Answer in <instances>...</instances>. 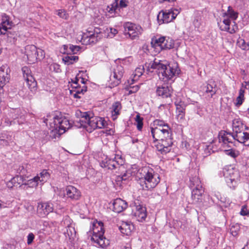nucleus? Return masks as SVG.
Wrapping results in <instances>:
<instances>
[{
    "label": "nucleus",
    "instance_id": "nucleus-17",
    "mask_svg": "<svg viewBox=\"0 0 249 249\" xmlns=\"http://www.w3.org/2000/svg\"><path fill=\"white\" fill-rule=\"evenodd\" d=\"M25 54L29 63H34L37 60V49L33 45H27L25 47Z\"/></svg>",
    "mask_w": 249,
    "mask_h": 249
},
{
    "label": "nucleus",
    "instance_id": "nucleus-30",
    "mask_svg": "<svg viewBox=\"0 0 249 249\" xmlns=\"http://www.w3.org/2000/svg\"><path fill=\"white\" fill-rule=\"evenodd\" d=\"M156 93L159 96H161L163 98H167L170 97L171 93L167 86L158 87L156 90Z\"/></svg>",
    "mask_w": 249,
    "mask_h": 249
},
{
    "label": "nucleus",
    "instance_id": "nucleus-38",
    "mask_svg": "<svg viewBox=\"0 0 249 249\" xmlns=\"http://www.w3.org/2000/svg\"><path fill=\"white\" fill-rule=\"evenodd\" d=\"M118 8V1L117 0H115V1L112 4L107 6L106 8V11L110 14H112L116 12V10Z\"/></svg>",
    "mask_w": 249,
    "mask_h": 249
},
{
    "label": "nucleus",
    "instance_id": "nucleus-60",
    "mask_svg": "<svg viewBox=\"0 0 249 249\" xmlns=\"http://www.w3.org/2000/svg\"><path fill=\"white\" fill-rule=\"evenodd\" d=\"M127 6V4L125 0H120L118 2V8H124Z\"/></svg>",
    "mask_w": 249,
    "mask_h": 249
},
{
    "label": "nucleus",
    "instance_id": "nucleus-49",
    "mask_svg": "<svg viewBox=\"0 0 249 249\" xmlns=\"http://www.w3.org/2000/svg\"><path fill=\"white\" fill-rule=\"evenodd\" d=\"M240 213L242 215H249V206L245 205L242 206Z\"/></svg>",
    "mask_w": 249,
    "mask_h": 249
},
{
    "label": "nucleus",
    "instance_id": "nucleus-32",
    "mask_svg": "<svg viewBox=\"0 0 249 249\" xmlns=\"http://www.w3.org/2000/svg\"><path fill=\"white\" fill-rule=\"evenodd\" d=\"M190 186L191 189L203 188L200 179L197 177H193L190 179Z\"/></svg>",
    "mask_w": 249,
    "mask_h": 249
},
{
    "label": "nucleus",
    "instance_id": "nucleus-6",
    "mask_svg": "<svg viewBox=\"0 0 249 249\" xmlns=\"http://www.w3.org/2000/svg\"><path fill=\"white\" fill-rule=\"evenodd\" d=\"M223 173L228 186L231 188L234 189L240 180L239 171L232 168H225L223 169Z\"/></svg>",
    "mask_w": 249,
    "mask_h": 249
},
{
    "label": "nucleus",
    "instance_id": "nucleus-35",
    "mask_svg": "<svg viewBox=\"0 0 249 249\" xmlns=\"http://www.w3.org/2000/svg\"><path fill=\"white\" fill-rule=\"evenodd\" d=\"M78 60V57L77 56H66L63 57L62 58L63 61L65 63V64L68 65L72 64L74 62L77 61Z\"/></svg>",
    "mask_w": 249,
    "mask_h": 249
},
{
    "label": "nucleus",
    "instance_id": "nucleus-14",
    "mask_svg": "<svg viewBox=\"0 0 249 249\" xmlns=\"http://www.w3.org/2000/svg\"><path fill=\"white\" fill-rule=\"evenodd\" d=\"M183 97L181 92H178L176 95L175 105L176 107V117L178 120H181L185 115V104L183 101Z\"/></svg>",
    "mask_w": 249,
    "mask_h": 249
},
{
    "label": "nucleus",
    "instance_id": "nucleus-16",
    "mask_svg": "<svg viewBox=\"0 0 249 249\" xmlns=\"http://www.w3.org/2000/svg\"><path fill=\"white\" fill-rule=\"evenodd\" d=\"M164 37L154 36L151 39V45L156 53H160L162 50L170 49L171 44H167Z\"/></svg>",
    "mask_w": 249,
    "mask_h": 249
},
{
    "label": "nucleus",
    "instance_id": "nucleus-26",
    "mask_svg": "<svg viewBox=\"0 0 249 249\" xmlns=\"http://www.w3.org/2000/svg\"><path fill=\"white\" fill-rule=\"evenodd\" d=\"M13 23L10 21L9 17L6 15L2 17V22L0 25V32L7 31L8 29H11Z\"/></svg>",
    "mask_w": 249,
    "mask_h": 249
},
{
    "label": "nucleus",
    "instance_id": "nucleus-33",
    "mask_svg": "<svg viewBox=\"0 0 249 249\" xmlns=\"http://www.w3.org/2000/svg\"><path fill=\"white\" fill-rule=\"evenodd\" d=\"M220 143H221V146L223 148L227 147V146L223 147V145H222V142H220ZM233 146V145H232L231 147H230V149H225L224 152L226 155H227L233 158H235L238 156L239 153V151H238L237 150H235V149H233L232 148ZM227 147L229 148L228 146H227Z\"/></svg>",
    "mask_w": 249,
    "mask_h": 249
},
{
    "label": "nucleus",
    "instance_id": "nucleus-29",
    "mask_svg": "<svg viewBox=\"0 0 249 249\" xmlns=\"http://www.w3.org/2000/svg\"><path fill=\"white\" fill-rule=\"evenodd\" d=\"M202 12L200 11H195L194 14L193 24L195 28H198L201 25L202 21Z\"/></svg>",
    "mask_w": 249,
    "mask_h": 249
},
{
    "label": "nucleus",
    "instance_id": "nucleus-25",
    "mask_svg": "<svg viewBox=\"0 0 249 249\" xmlns=\"http://www.w3.org/2000/svg\"><path fill=\"white\" fill-rule=\"evenodd\" d=\"M171 13V9L161 11L157 16V20L160 24L168 23L171 21L170 19V15Z\"/></svg>",
    "mask_w": 249,
    "mask_h": 249
},
{
    "label": "nucleus",
    "instance_id": "nucleus-51",
    "mask_svg": "<svg viewBox=\"0 0 249 249\" xmlns=\"http://www.w3.org/2000/svg\"><path fill=\"white\" fill-rule=\"evenodd\" d=\"M57 15L60 18L66 19L68 18V15L67 14L66 12L62 9L59 10L57 11Z\"/></svg>",
    "mask_w": 249,
    "mask_h": 249
},
{
    "label": "nucleus",
    "instance_id": "nucleus-36",
    "mask_svg": "<svg viewBox=\"0 0 249 249\" xmlns=\"http://www.w3.org/2000/svg\"><path fill=\"white\" fill-rule=\"evenodd\" d=\"M1 34H6L7 37L9 39L10 42L15 41L17 39V34L15 31H8L1 32Z\"/></svg>",
    "mask_w": 249,
    "mask_h": 249
},
{
    "label": "nucleus",
    "instance_id": "nucleus-53",
    "mask_svg": "<svg viewBox=\"0 0 249 249\" xmlns=\"http://www.w3.org/2000/svg\"><path fill=\"white\" fill-rule=\"evenodd\" d=\"M140 87L138 85L130 87L128 90V94L136 92L139 89Z\"/></svg>",
    "mask_w": 249,
    "mask_h": 249
},
{
    "label": "nucleus",
    "instance_id": "nucleus-18",
    "mask_svg": "<svg viewBox=\"0 0 249 249\" xmlns=\"http://www.w3.org/2000/svg\"><path fill=\"white\" fill-rule=\"evenodd\" d=\"M10 69L7 65H2L0 67V89L9 82L10 79Z\"/></svg>",
    "mask_w": 249,
    "mask_h": 249
},
{
    "label": "nucleus",
    "instance_id": "nucleus-54",
    "mask_svg": "<svg viewBox=\"0 0 249 249\" xmlns=\"http://www.w3.org/2000/svg\"><path fill=\"white\" fill-rule=\"evenodd\" d=\"M70 47V44L68 45H64L61 49V52L64 54H69V47Z\"/></svg>",
    "mask_w": 249,
    "mask_h": 249
},
{
    "label": "nucleus",
    "instance_id": "nucleus-9",
    "mask_svg": "<svg viewBox=\"0 0 249 249\" xmlns=\"http://www.w3.org/2000/svg\"><path fill=\"white\" fill-rule=\"evenodd\" d=\"M53 122H50V123L51 125L53 124V126L52 125V127L57 130L60 134L65 133L67 130L71 127V124L65 117L61 115V116H55L53 117Z\"/></svg>",
    "mask_w": 249,
    "mask_h": 249
},
{
    "label": "nucleus",
    "instance_id": "nucleus-1",
    "mask_svg": "<svg viewBox=\"0 0 249 249\" xmlns=\"http://www.w3.org/2000/svg\"><path fill=\"white\" fill-rule=\"evenodd\" d=\"M218 139L219 142H222L223 147L226 146L231 147L234 145L232 141H237V142L246 144L249 142L247 145L249 144V132L245 130L241 131L236 134H231V132H228L226 131H221L218 134Z\"/></svg>",
    "mask_w": 249,
    "mask_h": 249
},
{
    "label": "nucleus",
    "instance_id": "nucleus-58",
    "mask_svg": "<svg viewBox=\"0 0 249 249\" xmlns=\"http://www.w3.org/2000/svg\"><path fill=\"white\" fill-rule=\"evenodd\" d=\"M35 238V235L33 233H30L27 236V244L30 245Z\"/></svg>",
    "mask_w": 249,
    "mask_h": 249
},
{
    "label": "nucleus",
    "instance_id": "nucleus-11",
    "mask_svg": "<svg viewBox=\"0 0 249 249\" xmlns=\"http://www.w3.org/2000/svg\"><path fill=\"white\" fill-rule=\"evenodd\" d=\"M124 72V68L121 66H117L113 70V72L110 75L109 80L108 81V86L110 88L116 87L121 83Z\"/></svg>",
    "mask_w": 249,
    "mask_h": 249
},
{
    "label": "nucleus",
    "instance_id": "nucleus-45",
    "mask_svg": "<svg viewBox=\"0 0 249 249\" xmlns=\"http://www.w3.org/2000/svg\"><path fill=\"white\" fill-rule=\"evenodd\" d=\"M11 182L15 186H17L19 185L21 181H22V178L21 176H17L11 179Z\"/></svg>",
    "mask_w": 249,
    "mask_h": 249
},
{
    "label": "nucleus",
    "instance_id": "nucleus-63",
    "mask_svg": "<svg viewBox=\"0 0 249 249\" xmlns=\"http://www.w3.org/2000/svg\"><path fill=\"white\" fill-rule=\"evenodd\" d=\"M223 23L226 25V26L230 27L231 20L229 19H225L223 21Z\"/></svg>",
    "mask_w": 249,
    "mask_h": 249
},
{
    "label": "nucleus",
    "instance_id": "nucleus-10",
    "mask_svg": "<svg viewBox=\"0 0 249 249\" xmlns=\"http://www.w3.org/2000/svg\"><path fill=\"white\" fill-rule=\"evenodd\" d=\"M134 216L139 221H144L147 216L146 208L138 200H135L131 204Z\"/></svg>",
    "mask_w": 249,
    "mask_h": 249
},
{
    "label": "nucleus",
    "instance_id": "nucleus-59",
    "mask_svg": "<svg viewBox=\"0 0 249 249\" xmlns=\"http://www.w3.org/2000/svg\"><path fill=\"white\" fill-rule=\"evenodd\" d=\"M37 60H41L44 57L45 53L43 50L41 49L37 50Z\"/></svg>",
    "mask_w": 249,
    "mask_h": 249
},
{
    "label": "nucleus",
    "instance_id": "nucleus-5",
    "mask_svg": "<svg viewBox=\"0 0 249 249\" xmlns=\"http://www.w3.org/2000/svg\"><path fill=\"white\" fill-rule=\"evenodd\" d=\"M154 128H151V132L154 141H158L163 135L164 138L169 137V130L170 128L167 124H165L162 121L156 120L154 121Z\"/></svg>",
    "mask_w": 249,
    "mask_h": 249
},
{
    "label": "nucleus",
    "instance_id": "nucleus-50",
    "mask_svg": "<svg viewBox=\"0 0 249 249\" xmlns=\"http://www.w3.org/2000/svg\"><path fill=\"white\" fill-rule=\"evenodd\" d=\"M50 70L56 72H59L61 71L60 65L56 63H53L50 66Z\"/></svg>",
    "mask_w": 249,
    "mask_h": 249
},
{
    "label": "nucleus",
    "instance_id": "nucleus-28",
    "mask_svg": "<svg viewBox=\"0 0 249 249\" xmlns=\"http://www.w3.org/2000/svg\"><path fill=\"white\" fill-rule=\"evenodd\" d=\"M122 108L121 104L119 102L114 103L111 107L112 117L113 120H116L120 114Z\"/></svg>",
    "mask_w": 249,
    "mask_h": 249
},
{
    "label": "nucleus",
    "instance_id": "nucleus-48",
    "mask_svg": "<svg viewBox=\"0 0 249 249\" xmlns=\"http://www.w3.org/2000/svg\"><path fill=\"white\" fill-rule=\"evenodd\" d=\"M220 29L221 31H227L230 34L235 33V30L233 28L231 29L230 27L226 26V25L224 24L220 26Z\"/></svg>",
    "mask_w": 249,
    "mask_h": 249
},
{
    "label": "nucleus",
    "instance_id": "nucleus-8",
    "mask_svg": "<svg viewBox=\"0 0 249 249\" xmlns=\"http://www.w3.org/2000/svg\"><path fill=\"white\" fill-rule=\"evenodd\" d=\"M107 124L105 120L101 117L98 116L89 117L87 121L84 124H82L81 126L87 128L89 132L96 128H102Z\"/></svg>",
    "mask_w": 249,
    "mask_h": 249
},
{
    "label": "nucleus",
    "instance_id": "nucleus-40",
    "mask_svg": "<svg viewBox=\"0 0 249 249\" xmlns=\"http://www.w3.org/2000/svg\"><path fill=\"white\" fill-rule=\"evenodd\" d=\"M237 45L243 50H249V44H247L245 40L242 38H239L237 41Z\"/></svg>",
    "mask_w": 249,
    "mask_h": 249
},
{
    "label": "nucleus",
    "instance_id": "nucleus-44",
    "mask_svg": "<svg viewBox=\"0 0 249 249\" xmlns=\"http://www.w3.org/2000/svg\"><path fill=\"white\" fill-rule=\"evenodd\" d=\"M227 13L229 16L233 19H236L238 17V14L233 11L231 6L228 7Z\"/></svg>",
    "mask_w": 249,
    "mask_h": 249
},
{
    "label": "nucleus",
    "instance_id": "nucleus-46",
    "mask_svg": "<svg viewBox=\"0 0 249 249\" xmlns=\"http://www.w3.org/2000/svg\"><path fill=\"white\" fill-rule=\"evenodd\" d=\"M144 72V68H137L136 69L134 73V78L135 80L138 79L143 73Z\"/></svg>",
    "mask_w": 249,
    "mask_h": 249
},
{
    "label": "nucleus",
    "instance_id": "nucleus-13",
    "mask_svg": "<svg viewBox=\"0 0 249 249\" xmlns=\"http://www.w3.org/2000/svg\"><path fill=\"white\" fill-rule=\"evenodd\" d=\"M21 71L28 88L32 92H35L37 89V82L31 74V70L28 67L24 66Z\"/></svg>",
    "mask_w": 249,
    "mask_h": 249
},
{
    "label": "nucleus",
    "instance_id": "nucleus-12",
    "mask_svg": "<svg viewBox=\"0 0 249 249\" xmlns=\"http://www.w3.org/2000/svg\"><path fill=\"white\" fill-rule=\"evenodd\" d=\"M124 163L123 159L117 156L114 159L106 158L100 163V165L103 168L114 170L122 167Z\"/></svg>",
    "mask_w": 249,
    "mask_h": 249
},
{
    "label": "nucleus",
    "instance_id": "nucleus-27",
    "mask_svg": "<svg viewBox=\"0 0 249 249\" xmlns=\"http://www.w3.org/2000/svg\"><path fill=\"white\" fill-rule=\"evenodd\" d=\"M134 229V226L130 223L128 222H123L122 225L119 227L120 231L124 234L129 235Z\"/></svg>",
    "mask_w": 249,
    "mask_h": 249
},
{
    "label": "nucleus",
    "instance_id": "nucleus-7",
    "mask_svg": "<svg viewBox=\"0 0 249 249\" xmlns=\"http://www.w3.org/2000/svg\"><path fill=\"white\" fill-rule=\"evenodd\" d=\"M102 36L101 29L95 28L93 30L88 29L83 35L81 42L86 45L94 44L102 38Z\"/></svg>",
    "mask_w": 249,
    "mask_h": 249
},
{
    "label": "nucleus",
    "instance_id": "nucleus-20",
    "mask_svg": "<svg viewBox=\"0 0 249 249\" xmlns=\"http://www.w3.org/2000/svg\"><path fill=\"white\" fill-rule=\"evenodd\" d=\"M68 198L72 200H78L81 196L80 191L76 187L69 185L65 189V194Z\"/></svg>",
    "mask_w": 249,
    "mask_h": 249
},
{
    "label": "nucleus",
    "instance_id": "nucleus-3",
    "mask_svg": "<svg viewBox=\"0 0 249 249\" xmlns=\"http://www.w3.org/2000/svg\"><path fill=\"white\" fill-rule=\"evenodd\" d=\"M93 235L91 240L93 242L95 246L105 248L109 244V242L105 236L103 223L102 222H94L92 225Z\"/></svg>",
    "mask_w": 249,
    "mask_h": 249
},
{
    "label": "nucleus",
    "instance_id": "nucleus-4",
    "mask_svg": "<svg viewBox=\"0 0 249 249\" xmlns=\"http://www.w3.org/2000/svg\"><path fill=\"white\" fill-rule=\"evenodd\" d=\"M145 67L147 71L151 72H153L151 70H155L159 78L164 82H168L171 79V68L169 67L168 70L167 66L161 63L160 60L157 61L156 59H155L153 62L148 64L146 63Z\"/></svg>",
    "mask_w": 249,
    "mask_h": 249
},
{
    "label": "nucleus",
    "instance_id": "nucleus-39",
    "mask_svg": "<svg viewBox=\"0 0 249 249\" xmlns=\"http://www.w3.org/2000/svg\"><path fill=\"white\" fill-rule=\"evenodd\" d=\"M172 77L177 76L180 72V70L178 68V64L176 61L172 62Z\"/></svg>",
    "mask_w": 249,
    "mask_h": 249
},
{
    "label": "nucleus",
    "instance_id": "nucleus-24",
    "mask_svg": "<svg viewBox=\"0 0 249 249\" xmlns=\"http://www.w3.org/2000/svg\"><path fill=\"white\" fill-rule=\"evenodd\" d=\"M37 210L39 213H42L41 215L44 216L50 213L53 212V204L51 202H45L39 204L38 206Z\"/></svg>",
    "mask_w": 249,
    "mask_h": 249
},
{
    "label": "nucleus",
    "instance_id": "nucleus-43",
    "mask_svg": "<svg viewBox=\"0 0 249 249\" xmlns=\"http://www.w3.org/2000/svg\"><path fill=\"white\" fill-rule=\"evenodd\" d=\"M69 48V54H71L77 53V52L79 51L81 48L79 46L70 44V47Z\"/></svg>",
    "mask_w": 249,
    "mask_h": 249
},
{
    "label": "nucleus",
    "instance_id": "nucleus-62",
    "mask_svg": "<svg viewBox=\"0 0 249 249\" xmlns=\"http://www.w3.org/2000/svg\"><path fill=\"white\" fill-rule=\"evenodd\" d=\"M80 80L77 79V78H75L74 81L73 82V88H77L78 86H79V82Z\"/></svg>",
    "mask_w": 249,
    "mask_h": 249
},
{
    "label": "nucleus",
    "instance_id": "nucleus-34",
    "mask_svg": "<svg viewBox=\"0 0 249 249\" xmlns=\"http://www.w3.org/2000/svg\"><path fill=\"white\" fill-rule=\"evenodd\" d=\"M161 140L162 141V145L163 148L162 149L160 150L161 151V153H167L169 152L171 150V136H170L169 139L168 140L169 142H168L167 145H166V141H164L163 140V139L161 138Z\"/></svg>",
    "mask_w": 249,
    "mask_h": 249
},
{
    "label": "nucleus",
    "instance_id": "nucleus-64",
    "mask_svg": "<svg viewBox=\"0 0 249 249\" xmlns=\"http://www.w3.org/2000/svg\"><path fill=\"white\" fill-rule=\"evenodd\" d=\"M7 186L8 188L12 189L13 187H14V185L13 184V183L11 182V180H10L9 181H8L7 183Z\"/></svg>",
    "mask_w": 249,
    "mask_h": 249
},
{
    "label": "nucleus",
    "instance_id": "nucleus-21",
    "mask_svg": "<svg viewBox=\"0 0 249 249\" xmlns=\"http://www.w3.org/2000/svg\"><path fill=\"white\" fill-rule=\"evenodd\" d=\"M49 174L47 170H43L36 177H34L31 179L29 180L28 184H31L32 182H34V184H33V186H36L38 184V181H40V182H45L49 178Z\"/></svg>",
    "mask_w": 249,
    "mask_h": 249
},
{
    "label": "nucleus",
    "instance_id": "nucleus-2",
    "mask_svg": "<svg viewBox=\"0 0 249 249\" xmlns=\"http://www.w3.org/2000/svg\"><path fill=\"white\" fill-rule=\"evenodd\" d=\"M141 174L142 177L140 179L139 184L142 190L153 189L160 181L159 175L152 169L144 168L142 169Z\"/></svg>",
    "mask_w": 249,
    "mask_h": 249
},
{
    "label": "nucleus",
    "instance_id": "nucleus-61",
    "mask_svg": "<svg viewBox=\"0 0 249 249\" xmlns=\"http://www.w3.org/2000/svg\"><path fill=\"white\" fill-rule=\"evenodd\" d=\"M211 196H214L217 200H219V199H220V195L219 193L218 192H215V191L212 192L211 193Z\"/></svg>",
    "mask_w": 249,
    "mask_h": 249
},
{
    "label": "nucleus",
    "instance_id": "nucleus-15",
    "mask_svg": "<svg viewBox=\"0 0 249 249\" xmlns=\"http://www.w3.org/2000/svg\"><path fill=\"white\" fill-rule=\"evenodd\" d=\"M125 34H127L132 38L138 37L142 33V27L131 22H126L124 24Z\"/></svg>",
    "mask_w": 249,
    "mask_h": 249
},
{
    "label": "nucleus",
    "instance_id": "nucleus-42",
    "mask_svg": "<svg viewBox=\"0 0 249 249\" xmlns=\"http://www.w3.org/2000/svg\"><path fill=\"white\" fill-rule=\"evenodd\" d=\"M143 118L137 115L136 117V123L138 130L141 131L143 126Z\"/></svg>",
    "mask_w": 249,
    "mask_h": 249
},
{
    "label": "nucleus",
    "instance_id": "nucleus-41",
    "mask_svg": "<svg viewBox=\"0 0 249 249\" xmlns=\"http://www.w3.org/2000/svg\"><path fill=\"white\" fill-rule=\"evenodd\" d=\"M66 234L68 235L70 238H73L76 234V231L74 228L72 226H68Z\"/></svg>",
    "mask_w": 249,
    "mask_h": 249
},
{
    "label": "nucleus",
    "instance_id": "nucleus-55",
    "mask_svg": "<svg viewBox=\"0 0 249 249\" xmlns=\"http://www.w3.org/2000/svg\"><path fill=\"white\" fill-rule=\"evenodd\" d=\"M180 8H172V20L176 18L177 15L180 13Z\"/></svg>",
    "mask_w": 249,
    "mask_h": 249
},
{
    "label": "nucleus",
    "instance_id": "nucleus-52",
    "mask_svg": "<svg viewBox=\"0 0 249 249\" xmlns=\"http://www.w3.org/2000/svg\"><path fill=\"white\" fill-rule=\"evenodd\" d=\"M75 89V91L78 93L83 94L87 91V87L85 85H83L82 87L78 86L77 88H74Z\"/></svg>",
    "mask_w": 249,
    "mask_h": 249
},
{
    "label": "nucleus",
    "instance_id": "nucleus-22",
    "mask_svg": "<svg viewBox=\"0 0 249 249\" xmlns=\"http://www.w3.org/2000/svg\"><path fill=\"white\" fill-rule=\"evenodd\" d=\"M192 199L194 204H200L202 202V195L204 193L203 188L192 189Z\"/></svg>",
    "mask_w": 249,
    "mask_h": 249
},
{
    "label": "nucleus",
    "instance_id": "nucleus-57",
    "mask_svg": "<svg viewBox=\"0 0 249 249\" xmlns=\"http://www.w3.org/2000/svg\"><path fill=\"white\" fill-rule=\"evenodd\" d=\"M244 100V97L240 96L238 95V96L236 98V106L237 107L241 106Z\"/></svg>",
    "mask_w": 249,
    "mask_h": 249
},
{
    "label": "nucleus",
    "instance_id": "nucleus-23",
    "mask_svg": "<svg viewBox=\"0 0 249 249\" xmlns=\"http://www.w3.org/2000/svg\"><path fill=\"white\" fill-rule=\"evenodd\" d=\"M127 202L120 198H116L113 203V211L117 213H120L126 209Z\"/></svg>",
    "mask_w": 249,
    "mask_h": 249
},
{
    "label": "nucleus",
    "instance_id": "nucleus-37",
    "mask_svg": "<svg viewBox=\"0 0 249 249\" xmlns=\"http://www.w3.org/2000/svg\"><path fill=\"white\" fill-rule=\"evenodd\" d=\"M76 115L78 117H80L81 118L79 121L80 122L81 124H84L86 121H87L88 117H89V115L88 112H81L80 111H77L76 112Z\"/></svg>",
    "mask_w": 249,
    "mask_h": 249
},
{
    "label": "nucleus",
    "instance_id": "nucleus-19",
    "mask_svg": "<svg viewBox=\"0 0 249 249\" xmlns=\"http://www.w3.org/2000/svg\"><path fill=\"white\" fill-rule=\"evenodd\" d=\"M232 127L233 132L231 133V134H236L241 131L249 130V127L239 118H235L232 120Z\"/></svg>",
    "mask_w": 249,
    "mask_h": 249
},
{
    "label": "nucleus",
    "instance_id": "nucleus-56",
    "mask_svg": "<svg viewBox=\"0 0 249 249\" xmlns=\"http://www.w3.org/2000/svg\"><path fill=\"white\" fill-rule=\"evenodd\" d=\"M24 121H25V119H24V117H23V118L21 117L20 120H19V119H14V120L13 121L10 122V125H12V123L14 124L18 123V124H23Z\"/></svg>",
    "mask_w": 249,
    "mask_h": 249
},
{
    "label": "nucleus",
    "instance_id": "nucleus-47",
    "mask_svg": "<svg viewBox=\"0 0 249 249\" xmlns=\"http://www.w3.org/2000/svg\"><path fill=\"white\" fill-rule=\"evenodd\" d=\"M131 177L130 173H128L127 172L124 173L122 175L118 176L116 178L117 181H125Z\"/></svg>",
    "mask_w": 249,
    "mask_h": 249
},
{
    "label": "nucleus",
    "instance_id": "nucleus-31",
    "mask_svg": "<svg viewBox=\"0 0 249 249\" xmlns=\"http://www.w3.org/2000/svg\"><path fill=\"white\" fill-rule=\"evenodd\" d=\"M206 92L211 94V97L215 94L216 92V86L213 81H210L206 86Z\"/></svg>",
    "mask_w": 249,
    "mask_h": 249
}]
</instances>
